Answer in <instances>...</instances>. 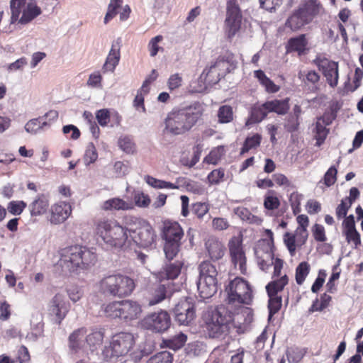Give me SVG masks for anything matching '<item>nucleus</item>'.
Segmentation results:
<instances>
[{
  "label": "nucleus",
  "mask_w": 363,
  "mask_h": 363,
  "mask_svg": "<svg viewBox=\"0 0 363 363\" xmlns=\"http://www.w3.org/2000/svg\"><path fill=\"white\" fill-rule=\"evenodd\" d=\"M173 355L170 352L162 351L159 352L148 360V363H172Z\"/></svg>",
  "instance_id": "obj_50"
},
{
  "label": "nucleus",
  "mask_w": 363,
  "mask_h": 363,
  "mask_svg": "<svg viewBox=\"0 0 363 363\" xmlns=\"http://www.w3.org/2000/svg\"><path fill=\"white\" fill-rule=\"evenodd\" d=\"M173 314L179 325H188L195 318L194 305L189 298L181 300L174 308Z\"/></svg>",
  "instance_id": "obj_14"
},
{
  "label": "nucleus",
  "mask_w": 363,
  "mask_h": 363,
  "mask_svg": "<svg viewBox=\"0 0 363 363\" xmlns=\"http://www.w3.org/2000/svg\"><path fill=\"white\" fill-rule=\"evenodd\" d=\"M242 15L237 0H228L224 32L228 40H232L241 28Z\"/></svg>",
  "instance_id": "obj_10"
},
{
  "label": "nucleus",
  "mask_w": 363,
  "mask_h": 363,
  "mask_svg": "<svg viewBox=\"0 0 363 363\" xmlns=\"http://www.w3.org/2000/svg\"><path fill=\"white\" fill-rule=\"evenodd\" d=\"M118 147L126 154H133L135 152V143L133 138L128 135H122L118 139Z\"/></svg>",
  "instance_id": "obj_39"
},
{
  "label": "nucleus",
  "mask_w": 363,
  "mask_h": 363,
  "mask_svg": "<svg viewBox=\"0 0 363 363\" xmlns=\"http://www.w3.org/2000/svg\"><path fill=\"white\" fill-rule=\"evenodd\" d=\"M96 254L89 248L74 245L62 250L59 265L64 272H74L89 268L94 264Z\"/></svg>",
  "instance_id": "obj_2"
},
{
  "label": "nucleus",
  "mask_w": 363,
  "mask_h": 363,
  "mask_svg": "<svg viewBox=\"0 0 363 363\" xmlns=\"http://www.w3.org/2000/svg\"><path fill=\"white\" fill-rule=\"evenodd\" d=\"M26 207V203L23 201H11L9 203L7 209L13 215H20Z\"/></svg>",
  "instance_id": "obj_58"
},
{
  "label": "nucleus",
  "mask_w": 363,
  "mask_h": 363,
  "mask_svg": "<svg viewBox=\"0 0 363 363\" xmlns=\"http://www.w3.org/2000/svg\"><path fill=\"white\" fill-rule=\"evenodd\" d=\"M187 340V336L179 333L164 341L167 347L176 351L182 348Z\"/></svg>",
  "instance_id": "obj_43"
},
{
  "label": "nucleus",
  "mask_w": 363,
  "mask_h": 363,
  "mask_svg": "<svg viewBox=\"0 0 363 363\" xmlns=\"http://www.w3.org/2000/svg\"><path fill=\"white\" fill-rule=\"evenodd\" d=\"M232 320L231 313L223 306L211 311L206 319L207 330L212 337H219L228 330V324Z\"/></svg>",
  "instance_id": "obj_8"
},
{
  "label": "nucleus",
  "mask_w": 363,
  "mask_h": 363,
  "mask_svg": "<svg viewBox=\"0 0 363 363\" xmlns=\"http://www.w3.org/2000/svg\"><path fill=\"white\" fill-rule=\"evenodd\" d=\"M337 170L335 166H331L324 175V184L330 186L336 182Z\"/></svg>",
  "instance_id": "obj_59"
},
{
  "label": "nucleus",
  "mask_w": 363,
  "mask_h": 363,
  "mask_svg": "<svg viewBox=\"0 0 363 363\" xmlns=\"http://www.w3.org/2000/svg\"><path fill=\"white\" fill-rule=\"evenodd\" d=\"M197 289L201 298L205 299L213 296L217 291V281L214 279H206V278H200L196 282Z\"/></svg>",
  "instance_id": "obj_23"
},
{
  "label": "nucleus",
  "mask_w": 363,
  "mask_h": 363,
  "mask_svg": "<svg viewBox=\"0 0 363 363\" xmlns=\"http://www.w3.org/2000/svg\"><path fill=\"white\" fill-rule=\"evenodd\" d=\"M229 303L250 304L252 301V290L247 281L236 277L226 287Z\"/></svg>",
  "instance_id": "obj_9"
},
{
  "label": "nucleus",
  "mask_w": 363,
  "mask_h": 363,
  "mask_svg": "<svg viewBox=\"0 0 363 363\" xmlns=\"http://www.w3.org/2000/svg\"><path fill=\"white\" fill-rule=\"evenodd\" d=\"M48 206L49 201L47 196L41 194L29 205V210L32 216H38L45 213Z\"/></svg>",
  "instance_id": "obj_31"
},
{
  "label": "nucleus",
  "mask_w": 363,
  "mask_h": 363,
  "mask_svg": "<svg viewBox=\"0 0 363 363\" xmlns=\"http://www.w3.org/2000/svg\"><path fill=\"white\" fill-rule=\"evenodd\" d=\"M160 270L157 273L156 277L160 281L174 280L181 274L184 262L182 260L167 259Z\"/></svg>",
  "instance_id": "obj_19"
},
{
  "label": "nucleus",
  "mask_w": 363,
  "mask_h": 363,
  "mask_svg": "<svg viewBox=\"0 0 363 363\" xmlns=\"http://www.w3.org/2000/svg\"><path fill=\"white\" fill-rule=\"evenodd\" d=\"M121 319L131 320L138 318L141 313L140 306L134 301H121Z\"/></svg>",
  "instance_id": "obj_21"
},
{
  "label": "nucleus",
  "mask_w": 363,
  "mask_h": 363,
  "mask_svg": "<svg viewBox=\"0 0 363 363\" xmlns=\"http://www.w3.org/2000/svg\"><path fill=\"white\" fill-rule=\"evenodd\" d=\"M135 286L133 279L121 274L107 276L99 282L102 293L118 297L129 296Z\"/></svg>",
  "instance_id": "obj_6"
},
{
  "label": "nucleus",
  "mask_w": 363,
  "mask_h": 363,
  "mask_svg": "<svg viewBox=\"0 0 363 363\" xmlns=\"http://www.w3.org/2000/svg\"><path fill=\"white\" fill-rule=\"evenodd\" d=\"M69 311V304L65 298L60 294H57L50 301L49 313L55 317V320L60 324L66 316Z\"/></svg>",
  "instance_id": "obj_18"
},
{
  "label": "nucleus",
  "mask_w": 363,
  "mask_h": 363,
  "mask_svg": "<svg viewBox=\"0 0 363 363\" xmlns=\"http://www.w3.org/2000/svg\"><path fill=\"white\" fill-rule=\"evenodd\" d=\"M225 172L223 169H217L211 171L208 177V181L211 185H217L223 181Z\"/></svg>",
  "instance_id": "obj_56"
},
{
  "label": "nucleus",
  "mask_w": 363,
  "mask_h": 363,
  "mask_svg": "<svg viewBox=\"0 0 363 363\" xmlns=\"http://www.w3.org/2000/svg\"><path fill=\"white\" fill-rule=\"evenodd\" d=\"M289 279L285 274L279 279L270 281L266 286V291L268 296L277 295L278 292L282 291L284 286L288 284Z\"/></svg>",
  "instance_id": "obj_38"
},
{
  "label": "nucleus",
  "mask_w": 363,
  "mask_h": 363,
  "mask_svg": "<svg viewBox=\"0 0 363 363\" xmlns=\"http://www.w3.org/2000/svg\"><path fill=\"white\" fill-rule=\"evenodd\" d=\"M145 181L148 185L155 189H162L173 187L172 182L157 179L149 175L145 177Z\"/></svg>",
  "instance_id": "obj_51"
},
{
  "label": "nucleus",
  "mask_w": 363,
  "mask_h": 363,
  "mask_svg": "<svg viewBox=\"0 0 363 363\" xmlns=\"http://www.w3.org/2000/svg\"><path fill=\"white\" fill-rule=\"evenodd\" d=\"M308 23H309L307 21L301 11L298 9L294 11V13L286 19L285 22V27L289 28L292 31H297Z\"/></svg>",
  "instance_id": "obj_28"
},
{
  "label": "nucleus",
  "mask_w": 363,
  "mask_h": 363,
  "mask_svg": "<svg viewBox=\"0 0 363 363\" xmlns=\"http://www.w3.org/2000/svg\"><path fill=\"white\" fill-rule=\"evenodd\" d=\"M269 319H270L281 308V297L279 296L277 294L269 296Z\"/></svg>",
  "instance_id": "obj_49"
},
{
  "label": "nucleus",
  "mask_w": 363,
  "mask_h": 363,
  "mask_svg": "<svg viewBox=\"0 0 363 363\" xmlns=\"http://www.w3.org/2000/svg\"><path fill=\"white\" fill-rule=\"evenodd\" d=\"M26 0H11L10 8L11 12V23H14L19 21L21 13L23 14V10L26 6Z\"/></svg>",
  "instance_id": "obj_40"
},
{
  "label": "nucleus",
  "mask_w": 363,
  "mask_h": 363,
  "mask_svg": "<svg viewBox=\"0 0 363 363\" xmlns=\"http://www.w3.org/2000/svg\"><path fill=\"white\" fill-rule=\"evenodd\" d=\"M110 117V111L107 108H102L96 112V118L99 124L102 127H105L108 125Z\"/></svg>",
  "instance_id": "obj_57"
},
{
  "label": "nucleus",
  "mask_w": 363,
  "mask_h": 363,
  "mask_svg": "<svg viewBox=\"0 0 363 363\" xmlns=\"http://www.w3.org/2000/svg\"><path fill=\"white\" fill-rule=\"evenodd\" d=\"M121 38L113 43L106 62L103 66L104 72H113L120 60Z\"/></svg>",
  "instance_id": "obj_22"
},
{
  "label": "nucleus",
  "mask_w": 363,
  "mask_h": 363,
  "mask_svg": "<svg viewBox=\"0 0 363 363\" xmlns=\"http://www.w3.org/2000/svg\"><path fill=\"white\" fill-rule=\"evenodd\" d=\"M234 213L240 217L242 220L247 221L252 224H261L262 219L258 216L251 213V212L245 207H237L234 208Z\"/></svg>",
  "instance_id": "obj_41"
},
{
  "label": "nucleus",
  "mask_w": 363,
  "mask_h": 363,
  "mask_svg": "<svg viewBox=\"0 0 363 363\" xmlns=\"http://www.w3.org/2000/svg\"><path fill=\"white\" fill-rule=\"evenodd\" d=\"M289 98H286L281 100L274 99L271 101H267L266 104L268 107V111L269 113H276L278 115H284L288 112L289 109Z\"/></svg>",
  "instance_id": "obj_32"
},
{
  "label": "nucleus",
  "mask_w": 363,
  "mask_h": 363,
  "mask_svg": "<svg viewBox=\"0 0 363 363\" xmlns=\"http://www.w3.org/2000/svg\"><path fill=\"white\" fill-rule=\"evenodd\" d=\"M96 234L111 247H122L129 242L128 225L119 224L116 220H103L96 224Z\"/></svg>",
  "instance_id": "obj_3"
},
{
  "label": "nucleus",
  "mask_w": 363,
  "mask_h": 363,
  "mask_svg": "<svg viewBox=\"0 0 363 363\" xmlns=\"http://www.w3.org/2000/svg\"><path fill=\"white\" fill-rule=\"evenodd\" d=\"M72 207L69 203L61 201L51 206L50 221L57 225L64 223L71 215Z\"/></svg>",
  "instance_id": "obj_20"
},
{
  "label": "nucleus",
  "mask_w": 363,
  "mask_h": 363,
  "mask_svg": "<svg viewBox=\"0 0 363 363\" xmlns=\"http://www.w3.org/2000/svg\"><path fill=\"white\" fill-rule=\"evenodd\" d=\"M204 107L199 101L189 106L174 109L168 113L164 121L163 134L182 135L189 131L203 116Z\"/></svg>",
  "instance_id": "obj_1"
},
{
  "label": "nucleus",
  "mask_w": 363,
  "mask_h": 363,
  "mask_svg": "<svg viewBox=\"0 0 363 363\" xmlns=\"http://www.w3.org/2000/svg\"><path fill=\"white\" fill-rule=\"evenodd\" d=\"M200 278H206V279H214L217 281L218 272L216 267L208 261L202 262L199 267Z\"/></svg>",
  "instance_id": "obj_37"
},
{
  "label": "nucleus",
  "mask_w": 363,
  "mask_h": 363,
  "mask_svg": "<svg viewBox=\"0 0 363 363\" xmlns=\"http://www.w3.org/2000/svg\"><path fill=\"white\" fill-rule=\"evenodd\" d=\"M162 35H157L154 38H152L148 44V49L150 51V56L154 57L155 56L159 50L160 47L158 45V43L162 41Z\"/></svg>",
  "instance_id": "obj_63"
},
{
  "label": "nucleus",
  "mask_w": 363,
  "mask_h": 363,
  "mask_svg": "<svg viewBox=\"0 0 363 363\" xmlns=\"http://www.w3.org/2000/svg\"><path fill=\"white\" fill-rule=\"evenodd\" d=\"M129 230V242L133 241L143 248L151 247L155 240V233L151 225L145 220L135 217L126 218Z\"/></svg>",
  "instance_id": "obj_4"
},
{
  "label": "nucleus",
  "mask_w": 363,
  "mask_h": 363,
  "mask_svg": "<svg viewBox=\"0 0 363 363\" xmlns=\"http://www.w3.org/2000/svg\"><path fill=\"white\" fill-rule=\"evenodd\" d=\"M104 333L101 330H94L86 336V342L89 351L94 354L101 346Z\"/></svg>",
  "instance_id": "obj_30"
},
{
  "label": "nucleus",
  "mask_w": 363,
  "mask_h": 363,
  "mask_svg": "<svg viewBox=\"0 0 363 363\" xmlns=\"http://www.w3.org/2000/svg\"><path fill=\"white\" fill-rule=\"evenodd\" d=\"M50 125V123L43 121V117L29 120L24 126L25 130L31 134L37 135L45 131Z\"/></svg>",
  "instance_id": "obj_29"
},
{
  "label": "nucleus",
  "mask_w": 363,
  "mask_h": 363,
  "mask_svg": "<svg viewBox=\"0 0 363 363\" xmlns=\"http://www.w3.org/2000/svg\"><path fill=\"white\" fill-rule=\"evenodd\" d=\"M231 261L235 267H239L242 274H247V259L242 248V241L236 238L231 239L228 244Z\"/></svg>",
  "instance_id": "obj_15"
},
{
  "label": "nucleus",
  "mask_w": 363,
  "mask_h": 363,
  "mask_svg": "<svg viewBox=\"0 0 363 363\" xmlns=\"http://www.w3.org/2000/svg\"><path fill=\"white\" fill-rule=\"evenodd\" d=\"M351 203H348L345 199H342L341 203L336 208V216L338 219L346 217L349 208L351 207Z\"/></svg>",
  "instance_id": "obj_64"
},
{
  "label": "nucleus",
  "mask_w": 363,
  "mask_h": 363,
  "mask_svg": "<svg viewBox=\"0 0 363 363\" xmlns=\"http://www.w3.org/2000/svg\"><path fill=\"white\" fill-rule=\"evenodd\" d=\"M206 249L212 260H218L224 255L225 246L215 237H210L206 241Z\"/></svg>",
  "instance_id": "obj_25"
},
{
  "label": "nucleus",
  "mask_w": 363,
  "mask_h": 363,
  "mask_svg": "<svg viewBox=\"0 0 363 363\" xmlns=\"http://www.w3.org/2000/svg\"><path fill=\"white\" fill-rule=\"evenodd\" d=\"M86 330L81 328L74 330L69 337V349L72 354H89L85 335Z\"/></svg>",
  "instance_id": "obj_17"
},
{
  "label": "nucleus",
  "mask_w": 363,
  "mask_h": 363,
  "mask_svg": "<svg viewBox=\"0 0 363 363\" xmlns=\"http://www.w3.org/2000/svg\"><path fill=\"white\" fill-rule=\"evenodd\" d=\"M179 285L175 284L173 282H168L167 284H160L156 286L149 298V306H154L160 303L166 298H170L173 293L179 290Z\"/></svg>",
  "instance_id": "obj_16"
},
{
  "label": "nucleus",
  "mask_w": 363,
  "mask_h": 363,
  "mask_svg": "<svg viewBox=\"0 0 363 363\" xmlns=\"http://www.w3.org/2000/svg\"><path fill=\"white\" fill-rule=\"evenodd\" d=\"M41 13L40 8L35 3H28L23 10V14L19 19L21 24H26L36 18Z\"/></svg>",
  "instance_id": "obj_33"
},
{
  "label": "nucleus",
  "mask_w": 363,
  "mask_h": 363,
  "mask_svg": "<svg viewBox=\"0 0 363 363\" xmlns=\"http://www.w3.org/2000/svg\"><path fill=\"white\" fill-rule=\"evenodd\" d=\"M330 125V122L325 121V117L319 118L315 123V135L316 145L320 146L325 141L328 134V129L326 125Z\"/></svg>",
  "instance_id": "obj_35"
},
{
  "label": "nucleus",
  "mask_w": 363,
  "mask_h": 363,
  "mask_svg": "<svg viewBox=\"0 0 363 363\" xmlns=\"http://www.w3.org/2000/svg\"><path fill=\"white\" fill-rule=\"evenodd\" d=\"M307 45L308 41L305 34L291 38L286 45V52L289 53L297 52L299 55H301L305 52Z\"/></svg>",
  "instance_id": "obj_27"
},
{
  "label": "nucleus",
  "mask_w": 363,
  "mask_h": 363,
  "mask_svg": "<svg viewBox=\"0 0 363 363\" xmlns=\"http://www.w3.org/2000/svg\"><path fill=\"white\" fill-rule=\"evenodd\" d=\"M121 301H113L106 305L102 306V310L107 317L112 318H118L121 319Z\"/></svg>",
  "instance_id": "obj_46"
},
{
  "label": "nucleus",
  "mask_w": 363,
  "mask_h": 363,
  "mask_svg": "<svg viewBox=\"0 0 363 363\" xmlns=\"http://www.w3.org/2000/svg\"><path fill=\"white\" fill-rule=\"evenodd\" d=\"M280 205L279 199L273 195H266L264 200V208L267 210H274Z\"/></svg>",
  "instance_id": "obj_60"
},
{
  "label": "nucleus",
  "mask_w": 363,
  "mask_h": 363,
  "mask_svg": "<svg viewBox=\"0 0 363 363\" xmlns=\"http://www.w3.org/2000/svg\"><path fill=\"white\" fill-rule=\"evenodd\" d=\"M135 344V338L130 333H119L113 336L110 348H105L102 352L104 359L106 361L114 357L125 356Z\"/></svg>",
  "instance_id": "obj_7"
},
{
  "label": "nucleus",
  "mask_w": 363,
  "mask_h": 363,
  "mask_svg": "<svg viewBox=\"0 0 363 363\" xmlns=\"http://www.w3.org/2000/svg\"><path fill=\"white\" fill-rule=\"evenodd\" d=\"M170 325V317L164 311L150 313L143 320L144 327L155 333H163L169 328Z\"/></svg>",
  "instance_id": "obj_11"
},
{
  "label": "nucleus",
  "mask_w": 363,
  "mask_h": 363,
  "mask_svg": "<svg viewBox=\"0 0 363 363\" xmlns=\"http://www.w3.org/2000/svg\"><path fill=\"white\" fill-rule=\"evenodd\" d=\"M269 113L268 111V107L266 101L262 104H256L252 108L250 111V115L249 118L247 120L245 125L251 124L259 123L262 121Z\"/></svg>",
  "instance_id": "obj_26"
},
{
  "label": "nucleus",
  "mask_w": 363,
  "mask_h": 363,
  "mask_svg": "<svg viewBox=\"0 0 363 363\" xmlns=\"http://www.w3.org/2000/svg\"><path fill=\"white\" fill-rule=\"evenodd\" d=\"M283 0H259V7L270 13H274L281 6Z\"/></svg>",
  "instance_id": "obj_54"
},
{
  "label": "nucleus",
  "mask_w": 363,
  "mask_h": 363,
  "mask_svg": "<svg viewBox=\"0 0 363 363\" xmlns=\"http://www.w3.org/2000/svg\"><path fill=\"white\" fill-rule=\"evenodd\" d=\"M254 74L259 83L265 88L267 92L276 93L279 90V86L276 85L269 77H267L262 70H256L255 71Z\"/></svg>",
  "instance_id": "obj_36"
},
{
  "label": "nucleus",
  "mask_w": 363,
  "mask_h": 363,
  "mask_svg": "<svg viewBox=\"0 0 363 363\" xmlns=\"http://www.w3.org/2000/svg\"><path fill=\"white\" fill-rule=\"evenodd\" d=\"M103 208L106 211L109 210H130L133 208L132 202H127L119 198H113L108 199L104 203Z\"/></svg>",
  "instance_id": "obj_34"
},
{
  "label": "nucleus",
  "mask_w": 363,
  "mask_h": 363,
  "mask_svg": "<svg viewBox=\"0 0 363 363\" xmlns=\"http://www.w3.org/2000/svg\"><path fill=\"white\" fill-rule=\"evenodd\" d=\"M257 256V264L260 269L267 272L273 264L274 255L272 252H262L259 255V251L255 252Z\"/></svg>",
  "instance_id": "obj_42"
},
{
  "label": "nucleus",
  "mask_w": 363,
  "mask_h": 363,
  "mask_svg": "<svg viewBox=\"0 0 363 363\" xmlns=\"http://www.w3.org/2000/svg\"><path fill=\"white\" fill-rule=\"evenodd\" d=\"M311 266L307 262H301L296 268L295 278L297 284L301 285L308 275Z\"/></svg>",
  "instance_id": "obj_45"
},
{
  "label": "nucleus",
  "mask_w": 363,
  "mask_h": 363,
  "mask_svg": "<svg viewBox=\"0 0 363 363\" xmlns=\"http://www.w3.org/2000/svg\"><path fill=\"white\" fill-rule=\"evenodd\" d=\"M308 23L314 18L324 13V9L317 0H308L299 8Z\"/></svg>",
  "instance_id": "obj_24"
},
{
  "label": "nucleus",
  "mask_w": 363,
  "mask_h": 363,
  "mask_svg": "<svg viewBox=\"0 0 363 363\" xmlns=\"http://www.w3.org/2000/svg\"><path fill=\"white\" fill-rule=\"evenodd\" d=\"M208 206L206 203L198 202L193 205L192 211L199 218H203L208 212Z\"/></svg>",
  "instance_id": "obj_61"
},
{
  "label": "nucleus",
  "mask_w": 363,
  "mask_h": 363,
  "mask_svg": "<svg viewBox=\"0 0 363 363\" xmlns=\"http://www.w3.org/2000/svg\"><path fill=\"white\" fill-rule=\"evenodd\" d=\"M184 236V230L179 223L171 220L164 222L162 238L164 240L163 251L167 259H173L177 256Z\"/></svg>",
  "instance_id": "obj_5"
},
{
  "label": "nucleus",
  "mask_w": 363,
  "mask_h": 363,
  "mask_svg": "<svg viewBox=\"0 0 363 363\" xmlns=\"http://www.w3.org/2000/svg\"><path fill=\"white\" fill-rule=\"evenodd\" d=\"M230 72L229 60L220 57L208 69L203 70L201 77H204V79L208 84H217L222 77H224L227 73Z\"/></svg>",
  "instance_id": "obj_13"
},
{
  "label": "nucleus",
  "mask_w": 363,
  "mask_h": 363,
  "mask_svg": "<svg viewBox=\"0 0 363 363\" xmlns=\"http://www.w3.org/2000/svg\"><path fill=\"white\" fill-rule=\"evenodd\" d=\"M98 158V153L94 145L92 143H89L86 147L84 154V163L86 165H89L94 163Z\"/></svg>",
  "instance_id": "obj_55"
},
{
  "label": "nucleus",
  "mask_w": 363,
  "mask_h": 363,
  "mask_svg": "<svg viewBox=\"0 0 363 363\" xmlns=\"http://www.w3.org/2000/svg\"><path fill=\"white\" fill-rule=\"evenodd\" d=\"M122 0H111L108 6V11L104 17V22L108 23L117 13V9L121 5Z\"/></svg>",
  "instance_id": "obj_53"
},
{
  "label": "nucleus",
  "mask_w": 363,
  "mask_h": 363,
  "mask_svg": "<svg viewBox=\"0 0 363 363\" xmlns=\"http://www.w3.org/2000/svg\"><path fill=\"white\" fill-rule=\"evenodd\" d=\"M344 235L348 243H353L354 248H357L361 245L360 234L356 228L344 230Z\"/></svg>",
  "instance_id": "obj_52"
},
{
  "label": "nucleus",
  "mask_w": 363,
  "mask_h": 363,
  "mask_svg": "<svg viewBox=\"0 0 363 363\" xmlns=\"http://www.w3.org/2000/svg\"><path fill=\"white\" fill-rule=\"evenodd\" d=\"M218 121L219 123H228L233 120V108L228 105H223L218 108Z\"/></svg>",
  "instance_id": "obj_44"
},
{
  "label": "nucleus",
  "mask_w": 363,
  "mask_h": 363,
  "mask_svg": "<svg viewBox=\"0 0 363 363\" xmlns=\"http://www.w3.org/2000/svg\"><path fill=\"white\" fill-rule=\"evenodd\" d=\"M315 65L322 72L330 86L334 88L338 84V64L322 56H318L314 60Z\"/></svg>",
  "instance_id": "obj_12"
},
{
  "label": "nucleus",
  "mask_w": 363,
  "mask_h": 363,
  "mask_svg": "<svg viewBox=\"0 0 363 363\" xmlns=\"http://www.w3.org/2000/svg\"><path fill=\"white\" fill-rule=\"evenodd\" d=\"M262 137L259 134L256 133L252 136L247 137L241 149V154L247 152L250 150L257 147L260 145Z\"/></svg>",
  "instance_id": "obj_47"
},
{
  "label": "nucleus",
  "mask_w": 363,
  "mask_h": 363,
  "mask_svg": "<svg viewBox=\"0 0 363 363\" xmlns=\"http://www.w3.org/2000/svg\"><path fill=\"white\" fill-rule=\"evenodd\" d=\"M114 172L116 174L117 177H121L126 175L129 171L130 168L128 163H124L121 161H118L114 164Z\"/></svg>",
  "instance_id": "obj_62"
},
{
  "label": "nucleus",
  "mask_w": 363,
  "mask_h": 363,
  "mask_svg": "<svg viewBox=\"0 0 363 363\" xmlns=\"http://www.w3.org/2000/svg\"><path fill=\"white\" fill-rule=\"evenodd\" d=\"M133 199L135 204L140 208H147L151 202L150 196L140 190L134 191Z\"/></svg>",
  "instance_id": "obj_48"
}]
</instances>
